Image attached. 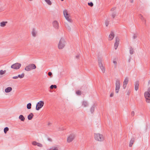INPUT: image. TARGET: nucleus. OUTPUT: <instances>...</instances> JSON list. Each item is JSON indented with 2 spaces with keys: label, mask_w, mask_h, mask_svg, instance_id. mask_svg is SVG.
Segmentation results:
<instances>
[{
  "label": "nucleus",
  "mask_w": 150,
  "mask_h": 150,
  "mask_svg": "<svg viewBox=\"0 0 150 150\" xmlns=\"http://www.w3.org/2000/svg\"><path fill=\"white\" fill-rule=\"evenodd\" d=\"M113 62L114 64V68H116L117 67V62L116 61L113 60Z\"/></svg>",
  "instance_id": "35"
},
{
  "label": "nucleus",
  "mask_w": 150,
  "mask_h": 150,
  "mask_svg": "<svg viewBox=\"0 0 150 150\" xmlns=\"http://www.w3.org/2000/svg\"><path fill=\"white\" fill-rule=\"evenodd\" d=\"M128 78H126L124 81L123 83L125 84H127L128 82Z\"/></svg>",
  "instance_id": "26"
},
{
  "label": "nucleus",
  "mask_w": 150,
  "mask_h": 150,
  "mask_svg": "<svg viewBox=\"0 0 150 150\" xmlns=\"http://www.w3.org/2000/svg\"><path fill=\"white\" fill-rule=\"evenodd\" d=\"M98 61L99 67L103 73H104L105 72V69L103 66V64L102 62V59L101 58L98 57Z\"/></svg>",
  "instance_id": "5"
},
{
  "label": "nucleus",
  "mask_w": 150,
  "mask_h": 150,
  "mask_svg": "<svg viewBox=\"0 0 150 150\" xmlns=\"http://www.w3.org/2000/svg\"><path fill=\"white\" fill-rule=\"evenodd\" d=\"M6 72V71H3V70H1L0 71V74L2 75L4 74Z\"/></svg>",
  "instance_id": "31"
},
{
  "label": "nucleus",
  "mask_w": 150,
  "mask_h": 150,
  "mask_svg": "<svg viewBox=\"0 0 150 150\" xmlns=\"http://www.w3.org/2000/svg\"><path fill=\"white\" fill-rule=\"evenodd\" d=\"M116 9V8L115 7H114V8H112L111 9V11H114V10H115V9Z\"/></svg>",
  "instance_id": "46"
},
{
  "label": "nucleus",
  "mask_w": 150,
  "mask_h": 150,
  "mask_svg": "<svg viewBox=\"0 0 150 150\" xmlns=\"http://www.w3.org/2000/svg\"><path fill=\"white\" fill-rule=\"evenodd\" d=\"M131 3H133L134 2V0H129Z\"/></svg>",
  "instance_id": "50"
},
{
  "label": "nucleus",
  "mask_w": 150,
  "mask_h": 150,
  "mask_svg": "<svg viewBox=\"0 0 150 150\" xmlns=\"http://www.w3.org/2000/svg\"><path fill=\"white\" fill-rule=\"evenodd\" d=\"M144 96L146 99V102L148 103H150V87H149L147 91L145 92Z\"/></svg>",
  "instance_id": "1"
},
{
  "label": "nucleus",
  "mask_w": 150,
  "mask_h": 150,
  "mask_svg": "<svg viewBox=\"0 0 150 150\" xmlns=\"http://www.w3.org/2000/svg\"><path fill=\"white\" fill-rule=\"evenodd\" d=\"M44 102L42 101H40L37 103L36 107V109L37 110H39L44 105Z\"/></svg>",
  "instance_id": "6"
},
{
  "label": "nucleus",
  "mask_w": 150,
  "mask_h": 150,
  "mask_svg": "<svg viewBox=\"0 0 150 150\" xmlns=\"http://www.w3.org/2000/svg\"><path fill=\"white\" fill-rule=\"evenodd\" d=\"M62 1H63L64 0H61Z\"/></svg>",
  "instance_id": "55"
},
{
  "label": "nucleus",
  "mask_w": 150,
  "mask_h": 150,
  "mask_svg": "<svg viewBox=\"0 0 150 150\" xmlns=\"http://www.w3.org/2000/svg\"><path fill=\"white\" fill-rule=\"evenodd\" d=\"M135 140V139L134 138H132L131 139V140L130 141L129 145V147H131L132 146V145L134 142Z\"/></svg>",
  "instance_id": "15"
},
{
  "label": "nucleus",
  "mask_w": 150,
  "mask_h": 150,
  "mask_svg": "<svg viewBox=\"0 0 150 150\" xmlns=\"http://www.w3.org/2000/svg\"><path fill=\"white\" fill-rule=\"evenodd\" d=\"M64 16L66 19L69 22H71V20L69 18V14L68 13L67 10L65 9L63 11Z\"/></svg>",
  "instance_id": "9"
},
{
  "label": "nucleus",
  "mask_w": 150,
  "mask_h": 150,
  "mask_svg": "<svg viewBox=\"0 0 150 150\" xmlns=\"http://www.w3.org/2000/svg\"><path fill=\"white\" fill-rule=\"evenodd\" d=\"M7 22H2L0 23V26L1 27H4L6 25V23H7Z\"/></svg>",
  "instance_id": "23"
},
{
  "label": "nucleus",
  "mask_w": 150,
  "mask_h": 150,
  "mask_svg": "<svg viewBox=\"0 0 150 150\" xmlns=\"http://www.w3.org/2000/svg\"><path fill=\"white\" fill-rule=\"evenodd\" d=\"M76 94L79 96H80L81 94V91L79 90L76 91Z\"/></svg>",
  "instance_id": "34"
},
{
  "label": "nucleus",
  "mask_w": 150,
  "mask_h": 150,
  "mask_svg": "<svg viewBox=\"0 0 150 150\" xmlns=\"http://www.w3.org/2000/svg\"><path fill=\"white\" fill-rule=\"evenodd\" d=\"M150 83V80H149V82H148V85H149V84Z\"/></svg>",
  "instance_id": "52"
},
{
  "label": "nucleus",
  "mask_w": 150,
  "mask_h": 150,
  "mask_svg": "<svg viewBox=\"0 0 150 150\" xmlns=\"http://www.w3.org/2000/svg\"><path fill=\"white\" fill-rule=\"evenodd\" d=\"M33 114L32 113H31L28 116V120H30L32 119L33 117Z\"/></svg>",
  "instance_id": "18"
},
{
  "label": "nucleus",
  "mask_w": 150,
  "mask_h": 150,
  "mask_svg": "<svg viewBox=\"0 0 150 150\" xmlns=\"http://www.w3.org/2000/svg\"><path fill=\"white\" fill-rule=\"evenodd\" d=\"M110 21L109 20V19H108L107 20L105 21V25L106 26H108L109 24Z\"/></svg>",
  "instance_id": "32"
},
{
  "label": "nucleus",
  "mask_w": 150,
  "mask_h": 150,
  "mask_svg": "<svg viewBox=\"0 0 150 150\" xmlns=\"http://www.w3.org/2000/svg\"><path fill=\"white\" fill-rule=\"evenodd\" d=\"M9 130V128L8 127H6L4 129V132L5 134L7 133V132Z\"/></svg>",
  "instance_id": "30"
},
{
  "label": "nucleus",
  "mask_w": 150,
  "mask_h": 150,
  "mask_svg": "<svg viewBox=\"0 0 150 150\" xmlns=\"http://www.w3.org/2000/svg\"><path fill=\"white\" fill-rule=\"evenodd\" d=\"M75 135L74 134H72L68 137L67 139V142H68L70 143L72 142L75 137Z\"/></svg>",
  "instance_id": "10"
},
{
  "label": "nucleus",
  "mask_w": 150,
  "mask_h": 150,
  "mask_svg": "<svg viewBox=\"0 0 150 150\" xmlns=\"http://www.w3.org/2000/svg\"><path fill=\"white\" fill-rule=\"evenodd\" d=\"M48 139V140H49V141H52V139H50V138H49V139Z\"/></svg>",
  "instance_id": "54"
},
{
  "label": "nucleus",
  "mask_w": 150,
  "mask_h": 150,
  "mask_svg": "<svg viewBox=\"0 0 150 150\" xmlns=\"http://www.w3.org/2000/svg\"><path fill=\"white\" fill-rule=\"evenodd\" d=\"M49 5H51L52 3L50 0H44Z\"/></svg>",
  "instance_id": "29"
},
{
  "label": "nucleus",
  "mask_w": 150,
  "mask_h": 150,
  "mask_svg": "<svg viewBox=\"0 0 150 150\" xmlns=\"http://www.w3.org/2000/svg\"><path fill=\"white\" fill-rule=\"evenodd\" d=\"M51 124V123L50 122H49L48 124V125H50Z\"/></svg>",
  "instance_id": "53"
},
{
  "label": "nucleus",
  "mask_w": 150,
  "mask_h": 150,
  "mask_svg": "<svg viewBox=\"0 0 150 150\" xmlns=\"http://www.w3.org/2000/svg\"><path fill=\"white\" fill-rule=\"evenodd\" d=\"M94 138L96 140L98 141H102L104 139L103 136L102 134L99 133H95Z\"/></svg>",
  "instance_id": "3"
},
{
  "label": "nucleus",
  "mask_w": 150,
  "mask_h": 150,
  "mask_svg": "<svg viewBox=\"0 0 150 150\" xmlns=\"http://www.w3.org/2000/svg\"><path fill=\"white\" fill-rule=\"evenodd\" d=\"M113 94H114L113 93H111L110 95V97H113Z\"/></svg>",
  "instance_id": "48"
},
{
  "label": "nucleus",
  "mask_w": 150,
  "mask_h": 150,
  "mask_svg": "<svg viewBox=\"0 0 150 150\" xmlns=\"http://www.w3.org/2000/svg\"><path fill=\"white\" fill-rule=\"evenodd\" d=\"M119 38L117 37H116L115 42L114 44L115 49V50L117 49L118 46L119 44Z\"/></svg>",
  "instance_id": "11"
},
{
  "label": "nucleus",
  "mask_w": 150,
  "mask_h": 150,
  "mask_svg": "<svg viewBox=\"0 0 150 150\" xmlns=\"http://www.w3.org/2000/svg\"><path fill=\"white\" fill-rule=\"evenodd\" d=\"M12 90V88L10 87H8L6 88L5 89V92L6 93H9Z\"/></svg>",
  "instance_id": "17"
},
{
  "label": "nucleus",
  "mask_w": 150,
  "mask_h": 150,
  "mask_svg": "<svg viewBox=\"0 0 150 150\" xmlns=\"http://www.w3.org/2000/svg\"><path fill=\"white\" fill-rule=\"evenodd\" d=\"M120 81L117 80L115 83V92L116 93H118L120 87Z\"/></svg>",
  "instance_id": "7"
},
{
  "label": "nucleus",
  "mask_w": 150,
  "mask_h": 150,
  "mask_svg": "<svg viewBox=\"0 0 150 150\" xmlns=\"http://www.w3.org/2000/svg\"><path fill=\"white\" fill-rule=\"evenodd\" d=\"M85 88H87V87H86V86H85Z\"/></svg>",
  "instance_id": "56"
},
{
  "label": "nucleus",
  "mask_w": 150,
  "mask_h": 150,
  "mask_svg": "<svg viewBox=\"0 0 150 150\" xmlns=\"http://www.w3.org/2000/svg\"><path fill=\"white\" fill-rule=\"evenodd\" d=\"M54 27L56 29H57L59 28L58 23L57 21H55L53 23Z\"/></svg>",
  "instance_id": "13"
},
{
  "label": "nucleus",
  "mask_w": 150,
  "mask_h": 150,
  "mask_svg": "<svg viewBox=\"0 0 150 150\" xmlns=\"http://www.w3.org/2000/svg\"><path fill=\"white\" fill-rule=\"evenodd\" d=\"M21 66V64L18 63H16L11 65V68L15 69H18L20 68Z\"/></svg>",
  "instance_id": "8"
},
{
  "label": "nucleus",
  "mask_w": 150,
  "mask_h": 150,
  "mask_svg": "<svg viewBox=\"0 0 150 150\" xmlns=\"http://www.w3.org/2000/svg\"><path fill=\"white\" fill-rule=\"evenodd\" d=\"M37 33L36 32L35 30V28H33L32 30V35L34 37H35L36 36V34Z\"/></svg>",
  "instance_id": "19"
},
{
  "label": "nucleus",
  "mask_w": 150,
  "mask_h": 150,
  "mask_svg": "<svg viewBox=\"0 0 150 150\" xmlns=\"http://www.w3.org/2000/svg\"><path fill=\"white\" fill-rule=\"evenodd\" d=\"M79 57V54H78L76 56V58L77 59H78Z\"/></svg>",
  "instance_id": "47"
},
{
  "label": "nucleus",
  "mask_w": 150,
  "mask_h": 150,
  "mask_svg": "<svg viewBox=\"0 0 150 150\" xmlns=\"http://www.w3.org/2000/svg\"><path fill=\"white\" fill-rule=\"evenodd\" d=\"M114 36L115 35L113 31L111 32L110 33L109 36L108 40H111L113 39Z\"/></svg>",
  "instance_id": "12"
},
{
  "label": "nucleus",
  "mask_w": 150,
  "mask_h": 150,
  "mask_svg": "<svg viewBox=\"0 0 150 150\" xmlns=\"http://www.w3.org/2000/svg\"><path fill=\"white\" fill-rule=\"evenodd\" d=\"M66 42L64 38H62L60 39L58 44V48L59 49H62L65 46Z\"/></svg>",
  "instance_id": "2"
},
{
  "label": "nucleus",
  "mask_w": 150,
  "mask_h": 150,
  "mask_svg": "<svg viewBox=\"0 0 150 150\" xmlns=\"http://www.w3.org/2000/svg\"><path fill=\"white\" fill-rule=\"evenodd\" d=\"M88 105V103L86 101H83L82 105L83 107H86Z\"/></svg>",
  "instance_id": "22"
},
{
  "label": "nucleus",
  "mask_w": 150,
  "mask_h": 150,
  "mask_svg": "<svg viewBox=\"0 0 150 150\" xmlns=\"http://www.w3.org/2000/svg\"><path fill=\"white\" fill-rule=\"evenodd\" d=\"M134 50L132 47H131L129 50V53L131 54H132L134 53Z\"/></svg>",
  "instance_id": "27"
},
{
  "label": "nucleus",
  "mask_w": 150,
  "mask_h": 150,
  "mask_svg": "<svg viewBox=\"0 0 150 150\" xmlns=\"http://www.w3.org/2000/svg\"><path fill=\"white\" fill-rule=\"evenodd\" d=\"M88 5L91 7H92L93 6V3L92 2L88 3Z\"/></svg>",
  "instance_id": "38"
},
{
  "label": "nucleus",
  "mask_w": 150,
  "mask_h": 150,
  "mask_svg": "<svg viewBox=\"0 0 150 150\" xmlns=\"http://www.w3.org/2000/svg\"><path fill=\"white\" fill-rule=\"evenodd\" d=\"M12 78L13 79H17L18 78V76H13L12 77Z\"/></svg>",
  "instance_id": "45"
},
{
  "label": "nucleus",
  "mask_w": 150,
  "mask_h": 150,
  "mask_svg": "<svg viewBox=\"0 0 150 150\" xmlns=\"http://www.w3.org/2000/svg\"><path fill=\"white\" fill-rule=\"evenodd\" d=\"M1 77V76H0V77Z\"/></svg>",
  "instance_id": "57"
},
{
  "label": "nucleus",
  "mask_w": 150,
  "mask_h": 150,
  "mask_svg": "<svg viewBox=\"0 0 150 150\" xmlns=\"http://www.w3.org/2000/svg\"><path fill=\"white\" fill-rule=\"evenodd\" d=\"M37 146L40 147H42V145L40 143L38 142Z\"/></svg>",
  "instance_id": "41"
},
{
  "label": "nucleus",
  "mask_w": 150,
  "mask_h": 150,
  "mask_svg": "<svg viewBox=\"0 0 150 150\" xmlns=\"http://www.w3.org/2000/svg\"><path fill=\"white\" fill-rule=\"evenodd\" d=\"M36 68V66L35 64H31L26 66L25 68V70L27 71H29Z\"/></svg>",
  "instance_id": "4"
},
{
  "label": "nucleus",
  "mask_w": 150,
  "mask_h": 150,
  "mask_svg": "<svg viewBox=\"0 0 150 150\" xmlns=\"http://www.w3.org/2000/svg\"><path fill=\"white\" fill-rule=\"evenodd\" d=\"M95 105H93L92 106V107L91 108V109H90V112H91V113H93L94 112V110H95Z\"/></svg>",
  "instance_id": "21"
},
{
  "label": "nucleus",
  "mask_w": 150,
  "mask_h": 150,
  "mask_svg": "<svg viewBox=\"0 0 150 150\" xmlns=\"http://www.w3.org/2000/svg\"><path fill=\"white\" fill-rule=\"evenodd\" d=\"M48 75L50 76V77H52V73L51 72H49L48 73Z\"/></svg>",
  "instance_id": "42"
},
{
  "label": "nucleus",
  "mask_w": 150,
  "mask_h": 150,
  "mask_svg": "<svg viewBox=\"0 0 150 150\" xmlns=\"http://www.w3.org/2000/svg\"><path fill=\"white\" fill-rule=\"evenodd\" d=\"M116 13L115 12H113L112 14V16L113 18H114L116 16Z\"/></svg>",
  "instance_id": "36"
},
{
  "label": "nucleus",
  "mask_w": 150,
  "mask_h": 150,
  "mask_svg": "<svg viewBox=\"0 0 150 150\" xmlns=\"http://www.w3.org/2000/svg\"><path fill=\"white\" fill-rule=\"evenodd\" d=\"M25 76V74L24 73H22L21 75V74H18V78H19L21 79L23 77H24Z\"/></svg>",
  "instance_id": "24"
},
{
  "label": "nucleus",
  "mask_w": 150,
  "mask_h": 150,
  "mask_svg": "<svg viewBox=\"0 0 150 150\" xmlns=\"http://www.w3.org/2000/svg\"><path fill=\"white\" fill-rule=\"evenodd\" d=\"M57 88V86L55 85H52L50 87V88L51 89H52L53 88Z\"/></svg>",
  "instance_id": "28"
},
{
  "label": "nucleus",
  "mask_w": 150,
  "mask_h": 150,
  "mask_svg": "<svg viewBox=\"0 0 150 150\" xmlns=\"http://www.w3.org/2000/svg\"><path fill=\"white\" fill-rule=\"evenodd\" d=\"M138 34L137 33H134L133 35V39H135L137 37Z\"/></svg>",
  "instance_id": "33"
},
{
  "label": "nucleus",
  "mask_w": 150,
  "mask_h": 150,
  "mask_svg": "<svg viewBox=\"0 0 150 150\" xmlns=\"http://www.w3.org/2000/svg\"><path fill=\"white\" fill-rule=\"evenodd\" d=\"M59 129L61 130H63L64 129V128H61V129Z\"/></svg>",
  "instance_id": "51"
},
{
  "label": "nucleus",
  "mask_w": 150,
  "mask_h": 150,
  "mask_svg": "<svg viewBox=\"0 0 150 150\" xmlns=\"http://www.w3.org/2000/svg\"><path fill=\"white\" fill-rule=\"evenodd\" d=\"M139 17L144 22V24L145 25H146V20L143 17V16L141 14H140L139 15Z\"/></svg>",
  "instance_id": "16"
},
{
  "label": "nucleus",
  "mask_w": 150,
  "mask_h": 150,
  "mask_svg": "<svg viewBox=\"0 0 150 150\" xmlns=\"http://www.w3.org/2000/svg\"><path fill=\"white\" fill-rule=\"evenodd\" d=\"M19 118L22 121H24L25 120V118L22 115H20L19 117Z\"/></svg>",
  "instance_id": "20"
},
{
  "label": "nucleus",
  "mask_w": 150,
  "mask_h": 150,
  "mask_svg": "<svg viewBox=\"0 0 150 150\" xmlns=\"http://www.w3.org/2000/svg\"><path fill=\"white\" fill-rule=\"evenodd\" d=\"M130 91L129 90L127 92V94L128 95H129V93H130Z\"/></svg>",
  "instance_id": "49"
},
{
  "label": "nucleus",
  "mask_w": 150,
  "mask_h": 150,
  "mask_svg": "<svg viewBox=\"0 0 150 150\" xmlns=\"http://www.w3.org/2000/svg\"><path fill=\"white\" fill-rule=\"evenodd\" d=\"M127 85V84H125L123 83V88H124V89L126 87Z\"/></svg>",
  "instance_id": "43"
},
{
  "label": "nucleus",
  "mask_w": 150,
  "mask_h": 150,
  "mask_svg": "<svg viewBox=\"0 0 150 150\" xmlns=\"http://www.w3.org/2000/svg\"><path fill=\"white\" fill-rule=\"evenodd\" d=\"M50 150H58L57 147H54L50 149Z\"/></svg>",
  "instance_id": "39"
},
{
  "label": "nucleus",
  "mask_w": 150,
  "mask_h": 150,
  "mask_svg": "<svg viewBox=\"0 0 150 150\" xmlns=\"http://www.w3.org/2000/svg\"><path fill=\"white\" fill-rule=\"evenodd\" d=\"M38 143V142H37L36 141H33L32 143V144L33 145L35 146L37 145V144Z\"/></svg>",
  "instance_id": "40"
},
{
  "label": "nucleus",
  "mask_w": 150,
  "mask_h": 150,
  "mask_svg": "<svg viewBox=\"0 0 150 150\" xmlns=\"http://www.w3.org/2000/svg\"><path fill=\"white\" fill-rule=\"evenodd\" d=\"M32 104L31 103H29L27 104V108L28 109H30L31 108Z\"/></svg>",
  "instance_id": "25"
},
{
  "label": "nucleus",
  "mask_w": 150,
  "mask_h": 150,
  "mask_svg": "<svg viewBox=\"0 0 150 150\" xmlns=\"http://www.w3.org/2000/svg\"><path fill=\"white\" fill-rule=\"evenodd\" d=\"M139 81H136L135 86V89L136 91H137L138 90L139 88Z\"/></svg>",
  "instance_id": "14"
},
{
  "label": "nucleus",
  "mask_w": 150,
  "mask_h": 150,
  "mask_svg": "<svg viewBox=\"0 0 150 150\" xmlns=\"http://www.w3.org/2000/svg\"><path fill=\"white\" fill-rule=\"evenodd\" d=\"M131 115L132 116H133L134 115V111H133L131 112Z\"/></svg>",
  "instance_id": "44"
},
{
  "label": "nucleus",
  "mask_w": 150,
  "mask_h": 150,
  "mask_svg": "<svg viewBox=\"0 0 150 150\" xmlns=\"http://www.w3.org/2000/svg\"><path fill=\"white\" fill-rule=\"evenodd\" d=\"M66 27L68 31H70L71 30V27L68 25H67L66 26Z\"/></svg>",
  "instance_id": "37"
}]
</instances>
